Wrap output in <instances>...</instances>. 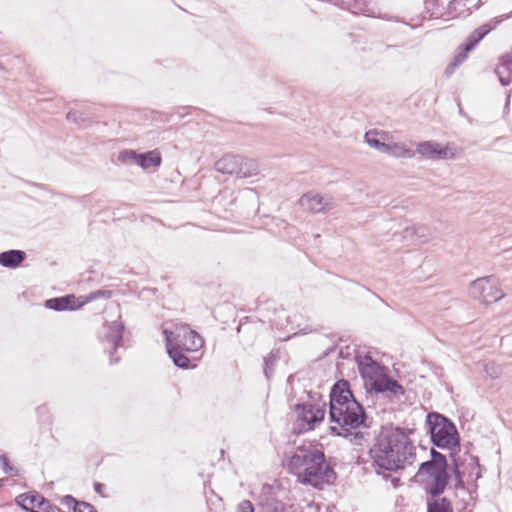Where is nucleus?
Returning a JSON list of instances; mask_svg holds the SVG:
<instances>
[{
  "label": "nucleus",
  "instance_id": "nucleus-1",
  "mask_svg": "<svg viewBox=\"0 0 512 512\" xmlns=\"http://www.w3.org/2000/svg\"><path fill=\"white\" fill-rule=\"evenodd\" d=\"M285 465L288 472L297 477L298 482L315 488H322L334 476L325 461L323 451L311 443L302 444L286 453Z\"/></svg>",
  "mask_w": 512,
  "mask_h": 512
},
{
  "label": "nucleus",
  "instance_id": "nucleus-2",
  "mask_svg": "<svg viewBox=\"0 0 512 512\" xmlns=\"http://www.w3.org/2000/svg\"><path fill=\"white\" fill-rule=\"evenodd\" d=\"M352 398V390L348 380L337 381L330 392V421L334 423L330 427L332 433L349 437L352 435V409L349 399Z\"/></svg>",
  "mask_w": 512,
  "mask_h": 512
},
{
  "label": "nucleus",
  "instance_id": "nucleus-3",
  "mask_svg": "<svg viewBox=\"0 0 512 512\" xmlns=\"http://www.w3.org/2000/svg\"><path fill=\"white\" fill-rule=\"evenodd\" d=\"M162 333L165 337V345L175 346L186 352H196L204 345L203 338L184 323H174L171 327L165 325Z\"/></svg>",
  "mask_w": 512,
  "mask_h": 512
},
{
  "label": "nucleus",
  "instance_id": "nucleus-4",
  "mask_svg": "<svg viewBox=\"0 0 512 512\" xmlns=\"http://www.w3.org/2000/svg\"><path fill=\"white\" fill-rule=\"evenodd\" d=\"M295 420L293 432L303 434L312 431L324 420L325 403H302L297 404L294 409Z\"/></svg>",
  "mask_w": 512,
  "mask_h": 512
},
{
  "label": "nucleus",
  "instance_id": "nucleus-5",
  "mask_svg": "<svg viewBox=\"0 0 512 512\" xmlns=\"http://www.w3.org/2000/svg\"><path fill=\"white\" fill-rule=\"evenodd\" d=\"M124 325L120 321H113L108 325L107 331L104 336V347L109 352L110 356L116 353L117 349L123 343ZM119 361V357H111L110 364H115Z\"/></svg>",
  "mask_w": 512,
  "mask_h": 512
},
{
  "label": "nucleus",
  "instance_id": "nucleus-6",
  "mask_svg": "<svg viewBox=\"0 0 512 512\" xmlns=\"http://www.w3.org/2000/svg\"><path fill=\"white\" fill-rule=\"evenodd\" d=\"M18 503L28 512H61L60 508L52 505L39 494L20 495Z\"/></svg>",
  "mask_w": 512,
  "mask_h": 512
},
{
  "label": "nucleus",
  "instance_id": "nucleus-7",
  "mask_svg": "<svg viewBox=\"0 0 512 512\" xmlns=\"http://www.w3.org/2000/svg\"><path fill=\"white\" fill-rule=\"evenodd\" d=\"M299 205L306 211L321 213L333 207L331 198L322 196L316 192L309 191L299 199Z\"/></svg>",
  "mask_w": 512,
  "mask_h": 512
},
{
  "label": "nucleus",
  "instance_id": "nucleus-8",
  "mask_svg": "<svg viewBox=\"0 0 512 512\" xmlns=\"http://www.w3.org/2000/svg\"><path fill=\"white\" fill-rule=\"evenodd\" d=\"M85 302H81L74 295H65L46 300L45 306L55 311L75 310L82 307Z\"/></svg>",
  "mask_w": 512,
  "mask_h": 512
},
{
  "label": "nucleus",
  "instance_id": "nucleus-9",
  "mask_svg": "<svg viewBox=\"0 0 512 512\" xmlns=\"http://www.w3.org/2000/svg\"><path fill=\"white\" fill-rule=\"evenodd\" d=\"M125 156H128L130 159H132L136 164L141 166L142 168H150V167H157L161 164V156L160 153L157 151H149L146 153H139L137 154L134 151H126L124 153Z\"/></svg>",
  "mask_w": 512,
  "mask_h": 512
},
{
  "label": "nucleus",
  "instance_id": "nucleus-10",
  "mask_svg": "<svg viewBox=\"0 0 512 512\" xmlns=\"http://www.w3.org/2000/svg\"><path fill=\"white\" fill-rule=\"evenodd\" d=\"M241 156L225 155L215 163V170L222 174L236 175L240 167Z\"/></svg>",
  "mask_w": 512,
  "mask_h": 512
},
{
  "label": "nucleus",
  "instance_id": "nucleus-11",
  "mask_svg": "<svg viewBox=\"0 0 512 512\" xmlns=\"http://www.w3.org/2000/svg\"><path fill=\"white\" fill-rule=\"evenodd\" d=\"M26 259V253L22 250L11 249L0 253V265L5 268L15 269Z\"/></svg>",
  "mask_w": 512,
  "mask_h": 512
},
{
  "label": "nucleus",
  "instance_id": "nucleus-12",
  "mask_svg": "<svg viewBox=\"0 0 512 512\" xmlns=\"http://www.w3.org/2000/svg\"><path fill=\"white\" fill-rule=\"evenodd\" d=\"M169 357L172 359L175 366L182 369H189L191 367V360L185 355L184 349L176 348L175 346L165 345Z\"/></svg>",
  "mask_w": 512,
  "mask_h": 512
},
{
  "label": "nucleus",
  "instance_id": "nucleus-13",
  "mask_svg": "<svg viewBox=\"0 0 512 512\" xmlns=\"http://www.w3.org/2000/svg\"><path fill=\"white\" fill-rule=\"evenodd\" d=\"M62 505L73 512H97L93 505L88 502L78 501L71 495H66L61 499Z\"/></svg>",
  "mask_w": 512,
  "mask_h": 512
},
{
  "label": "nucleus",
  "instance_id": "nucleus-14",
  "mask_svg": "<svg viewBox=\"0 0 512 512\" xmlns=\"http://www.w3.org/2000/svg\"><path fill=\"white\" fill-rule=\"evenodd\" d=\"M258 173V164L253 159H245L241 157L240 167L238 168L237 177L248 178Z\"/></svg>",
  "mask_w": 512,
  "mask_h": 512
},
{
  "label": "nucleus",
  "instance_id": "nucleus-15",
  "mask_svg": "<svg viewBox=\"0 0 512 512\" xmlns=\"http://www.w3.org/2000/svg\"><path fill=\"white\" fill-rule=\"evenodd\" d=\"M260 512H286V508L282 502L272 499L261 504Z\"/></svg>",
  "mask_w": 512,
  "mask_h": 512
},
{
  "label": "nucleus",
  "instance_id": "nucleus-16",
  "mask_svg": "<svg viewBox=\"0 0 512 512\" xmlns=\"http://www.w3.org/2000/svg\"><path fill=\"white\" fill-rule=\"evenodd\" d=\"M111 296H112L111 290H97V291H93V292L89 293L86 296V300L84 302L85 303L91 302L93 300H96L99 297L109 299V298H111Z\"/></svg>",
  "mask_w": 512,
  "mask_h": 512
},
{
  "label": "nucleus",
  "instance_id": "nucleus-17",
  "mask_svg": "<svg viewBox=\"0 0 512 512\" xmlns=\"http://www.w3.org/2000/svg\"><path fill=\"white\" fill-rule=\"evenodd\" d=\"M275 364V359L272 357L264 358V374L267 380H269L273 375V367Z\"/></svg>",
  "mask_w": 512,
  "mask_h": 512
},
{
  "label": "nucleus",
  "instance_id": "nucleus-18",
  "mask_svg": "<svg viewBox=\"0 0 512 512\" xmlns=\"http://www.w3.org/2000/svg\"><path fill=\"white\" fill-rule=\"evenodd\" d=\"M0 465L6 474L16 475V469L9 465L8 458L4 454L0 455Z\"/></svg>",
  "mask_w": 512,
  "mask_h": 512
},
{
  "label": "nucleus",
  "instance_id": "nucleus-19",
  "mask_svg": "<svg viewBox=\"0 0 512 512\" xmlns=\"http://www.w3.org/2000/svg\"><path fill=\"white\" fill-rule=\"evenodd\" d=\"M237 512H254V506L249 500H243L238 504Z\"/></svg>",
  "mask_w": 512,
  "mask_h": 512
},
{
  "label": "nucleus",
  "instance_id": "nucleus-20",
  "mask_svg": "<svg viewBox=\"0 0 512 512\" xmlns=\"http://www.w3.org/2000/svg\"><path fill=\"white\" fill-rule=\"evenodd\" d=\"M333 3L334 5L347 11H351L352 9V0H333Z\"/></svg>",
  "mask_w": 512,
  "mask_h": 512
},
{
  "label": "nucleus",
  "instance_id": "nucleus-21",
  "mask_svg": "<svg viewBox=\"0 0 512 512\" xmlns=\"http://www.w3.org/2000/svg\"><path fill=\"white\" fill-rule=\"evenodd\" d=\"M67 119L77 124H80V122L83 120L82 114L78 111H69L67 113Z\"/></svg>",
  "mask_w": 512,
  "mask_h": 512
},
{
  "label": "nucleus",
  "instance_id": "nucleus-22",
  "mask_svg": "<svg viewBox=\"0 0 512 512\" xmlns=\"http://www.w3.org/2000/svg\"><path fill=\"white\" fill-rule=\"evenodd\" d=\"M104 487H105V486H104V484H102V483H99V482H95V483H94V490H95L98 494H100V495H103L102 490L104 489Z\"/></svg>",
  "mask_w": 512,
  "mask_h": 512
}]
</instances>
